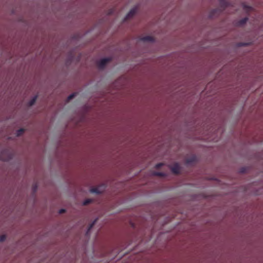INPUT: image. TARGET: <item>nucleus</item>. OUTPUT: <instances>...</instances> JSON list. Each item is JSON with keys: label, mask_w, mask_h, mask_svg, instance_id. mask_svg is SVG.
I'll list each match as a JSON object with an SVG mask.
<instances>
[{"label": "nucleus", "mask_w": 263, "mask_h": 263, "mask_svg": "<svg viewBox=\"0 0 263 263\" xmlns=\"http://www.w3.org/2000/svg\"><path fill=\"white\" fill-rule=\"evenodd\" d=\"M248 18L247 17H245V18H243L240 20L238 22L239 25H243L247 23V22L248 21Z\"/></svg>", "instance_id": "nucleus-8"}, {"label": "nucleus", "mask_w": 263, "mask_h": 263, "mask_svg": "<svg viewBox=\"0 0 263 263\" xmlns=\"http://www.w3.org/2000/svg\"><path fill=\"white\" fill-rule=\"evenodd\" d=\"M220 4L221 6L226 7L227 5V3L225 0H220Z\"/></svg>", "instance_id": "nucleus-15"}, {"label": "nucleus", "mask_w": 263, "mask_h": 263, "mask_svg": "<svg viewBox=\"0 0 263 263\" xmlns=\"http://www.w3.org/2000/svg\"><path fill=\"white\" fill-rule=\"evenodd\" d=\"M91 202L90 199H86L83 202V205H86L89 204Z\"/></svg>", "instance_id": "nucleus-13"}, {"label": "nucleus", "mask_w": 263, "mask_h": 263, "mask_svg": "<svg viewBox=\"0 0 263 263\" xmlns=\"http://www.w3.org/2000/svg\"><path fill=\"white\" fill-rule=\"evenodd\" d=\"M37 99V96L34 97L29 102V106H32L34 105Z\"/></svg>", "instance_id": "nucleus-9"}, {"label": "nucleus", "mask_w": 263, "mask_h": 263, "mask_svg": "<svg viewBox=\"0 0 263 263\" xmlns=\"http://www.w3.org/2000/svg\"><path fill=\"white\" fill-rule=\"evenodd\" d=\"M172 172L175 174H178L180 171V166L178 163L174 164L171 167Z\"/></svg>", "instance_id": "nucleus-3"}, {"label": "nucleus", "mask_w": 263, "mask_h": 263, "mask_svg": "<svg viewBox=\"0 0 263 263\" xmlns=\"http://www.w3.org/2000/svg\"><path fill=\"white\" fill-rule=\"evenodd\" d=\"M90 192L99 194L101 193L102 191H101L98 187H92L90 189Z\"/></svg>", "instance_id": "nucleus-7"}, {"label": "nucleus", "mask_w": 263, "mask_h": 263, "mask_svg": "<svg viewBox=\"0 0 263 263\" xmlns=\"http://www.w3.org/2000/svg\"><path fill=\"white\" fill-rule=\"evenodd\" d=\"M163 165V163H159L156 165L155 167L156 168H160L162 165Z\"/></svg>", "instance_id": "nucleus-16"}, {"label": "nucleus", "mask_w": 263, "mask_h": 263, "mask_svg": "<svg viewBox=\"0 0 263 263\" xmlns=\"http://www.w3.org/2000/svg\"><path fill=\"white\" fill-rule=\"evenodd\" d=\"M136 12H137V8H134L132 9L129 11V12L126 14L125 20H128V19L132 17L133 16H134L135 15Z\"/></svg>", "instance_id": "nucleus-2"}, {"label": "nucleus", "mask_w": 263, "mask_h": 263, "mask_svg": "<svg viewBox=\"0 0 263 263\" xmlns=\"http://www.w3.org/2000/svg\"><path fill=\"white\" fill-rule=\"evenodd\" d=\"M75 97V93H72L70 95H69L67 98V101H70L71 99H72Z\"/></svg>", "instance_id": "nucleus-12"}, {"label": "nucleus", "mask_w": 263, "mask_h": 263, "mask_svg": "<svg viewBox=\"0 0 263 263\" xmlns=\"http://www.w3.org/2000/svg\"><path fill=\"white\" fill-rule=\"evenodd\" d=\"M24 129L23 128H21L16 132V135L17 136H20L24 133Z\"/></svg>", "instance_id": "nucleus-10"}, {"label": "nucleus", "mask_w": 263, "mask_h": 263, "mask_svg": "<svg viewBox=\"0 0 263 263\" xmlns=\"http://www.w3.org/2000/svg\"><path fill=\"white\" fill-rule=\"evenodd\" d=\"M141 40L144 42H153L154 41V37L151 36H144Z\"/></svg>", "instance_id": "nucleus-5"}, {"label": "nucleus", "mask_w": 263, "mask_h": 263, "mask_svg": "<svg viewBox=\"0 0 263 263\" xmlns=\"http://www.w3.org/2000/svg\"><path fill=\"white\" fill-rule=\"evenodd\" d=\"M110 61V58H104L99 61L98 63V66L100 69H103L106 65Z\"/></svg>", "instance_id": "nucleus-1"}, {"label": "nucleus", "mask_w": 263, "mask_h": 263, "mask_svg": "<svg viewBox=\"0 0 263 263\" xmlns=\"http://www.w3.org/2000/svg\"><path fill=\"white\" fill-rule=\"evenodd\" d=\"M65 212H66V210L65 209H62L60 210L59 213L63 214V213H64Z\"/></svg>", "instance_id": "nucleus-17"}, {"label": "nucleus", "mask_w": 263, "mask_h": 263, "mask_svg": "<svg viewBox=\"0 0 263 263\" xmlns=\"http://www.w3.org/2000/svg\"><path fill=\"white\" fill-rule=\"evenodd\" d=\"M6 238V237L5 235H2L0 236V241L3 242V241H5Z\"/></svg>", "instance_id": "nucleus-14"}, {"label": "nucleus", "mask_w": 263, "mask_h": 263, "mask_svg": "<svg viewBox=\"0 0 263 263\" xmlns=\"http://www.w3.org/2000/svg\"><path fill=\"white\" fill-rule=\"evenodd\" d=\"M36 189V185H34L33 187V191L35 192Z\"/></svg>", "instance_id": "nucleus-19"}, {"label": "nucleus", "mask_w": 263, "mask_h": 263, "mask_svg": "<svg viewBox=\"0 0 263 263\" xmlns=\"http://www.w3.org/2000/svg\"><path fill=\"white\" fill-rule=\"evenodd\" d=\"M97 219L95 220L91 223H90L88 228L87 231L86 233V234L87 235H88L90 230L93 228V227L95 226V223L97 222Z\"/></svg>", "instance_id": "nucleus-6"}, {"label": "nucleus", "mask_w": 263, "mask_h": 263, "mask_svg": "<svg viewBox=\"0 0 263 263\" xmlns=\"http://www.w3.org/2000/svg\"><path fill=\"white\" fill-rule=\"evenodd\" d=\"M9 159H10V157L9 156V157H8V158H5V159H3V160H4V161H7V160H8Z\"/></svg>", "instance_id": "nucleus-18"}, {"label": "nucleus", "mask_w": 263, "mask_h": 263, "mask_svg": "<svg viewBox=\"0 0 263 263\" xmlns=\"http://www.w3.org/2000/svg\"><path fill=\"white\" fill-rule=\"evenodd\" d=\"M154 175L158 176L163 177L165 176L164 173L161 172H155Z\"/></svg>", "instance_id": "nucleus-11"}, {"label": "nucleus", "mask_w": 263, "mask_h": 263, "mask_svg": "<svg viewBox=\"0 0 263 263\" xmlns=\"http://www.w3.org/2000/svg\"><path fill=\"white\" fill-rule=\"evenodd\" d=\"M196 157L195 156H193L186 160V163L187 164H192L196 162Z\"/></svg>", "instance_id": "nucleus-4"}]
</instances>
